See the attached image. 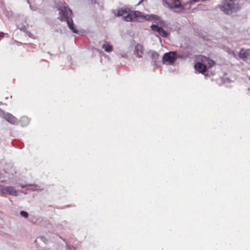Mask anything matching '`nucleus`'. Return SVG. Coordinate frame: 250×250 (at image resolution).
Segmentation results:
<instances>
[{"label":"nucleus","instance_id":"f257e3e1","mask_svg":"<svg viewBox=\"0 0 250 250\" xmlns=\"http://www.w3.org/2000/svg\"><path fill=\"white\" fill-rule=\"evenodd\" d=\"M117 16H122L124 20L126 21H141L143 20H146L149 21H154L156 23H158L160 21V18L154 15H144L138 11H130L129 9H121L118 10L117 13H114Z\"/></svg>","mask_w":250,"mask_h":250},{"label":"nucleus","instance_id":"f03ea898","mask_svg":"<svg viewBox=\"0 0 250 250\" xmlns=\"http://www.w3.org/2000/svg\"><path fill=\"white\" fill-rule=\"evenodd\" d=\"M59 10L60 11V20L62 21H67L69 29L73 32L77 34L78 33V31L74 28L72 20V11L66 5L60 7Z\"/></svg>","mask_w":250,"mask_h":250},{"label":"nucleus","instance_id":"7ed1b4c3","mask_svg":"<svg viewBox=\"0 0 250 250\" xmlns=\"http://www.w3.org/2000/svg\"><path fill=\"white\" fill-rule=\"evenodd\" d=\"M199 60L200 61L195 64L194 68L196 71L201 73L205 72L207 67H212L215 64L213 60L204 56L199 57Z\"/></svg>","mask_w":250,"mask_h":250},{"label":"nucleus","instance_id":"20e7f679","mask_svg":"<svg viewBox=\"0 0 250 250\" xmlns=\"http://www.w3.org/2000/svg\"><path fill=\"white\" fill-rule=\"evenodd\" d=\"M235 0H227L223 4L220 6V9L227 14L230 15L233 12L238 10V6L235 3Z\"/></svg>","mask_w":250,"mask_h":250},{"label":"nucleus","instance_id":"39448f33","mask_svg":"<svg viewBox=\"0 0 250 250\" xmlns=\"http://www.w3.org/2000/svg\"><path fill=\"white\" fill-rule=\"evenodd\" d=\"M177 57L176 51L166 53L162 58V62L164 64L171 65L174 63Z\"/></svg>","mask_w":250,"mask_h":250},{"label":"nucleus","instance_id":"423d86ee","mask_svg":"<svg viewBox=\"0 0 250 250\" xmlns=\"http://www.w3.org/2000/svg\"><path fill=\"white\" fill-rule=\"evenodd\" d=\"M0 116L12 125H15L18 122V119L16 117L10 113L5 112L3 110L0 111Z\"/></svg>","mask_w":250,"mask_h":250},{"label":"nucleus","instance_id":"0eeeda50","mask_svg":"<svg viewBox=\"0 0 250 250\" xmlns=\"http://www.w3.org/2000/svg\"><path fill=\"white\" fill-rule=\"evenodd\" d=\"M0 191L2 193H7L15 196L18 195L17 190L12 186H0Z\"/></svg>","mask_w":250,"mask_h":250},{"label":"nucleus","instance_id":"6e6552de","mask_svg":"<svg viewBox=\"0 0 250 250\" xmlns=\"http://www.w3.org/2000/svg\"><path fill=\"white\" fill-rule=\"evenodd\" d=\"M168 0H167V1H166V3L167 6L171 9L178 8L181 6V0H172V2H170Z\"/></svg>","mask_w":250,"mask_h":250},{"label":"nucleus","instance_id":"1a4fd4ad","mask_svg":"<svg viewBox=\"0 0 250 250\" xmlns=\"http://www.w3.org/2000/svg\"><path fill=\"white\" fill-rule=\"evenodd\" d=\"M249 56L250 53L248 51L245 50L244 48L241 49L239 53V58L243 60H246L249 57Z\"/></svg>","mask_w":250,"mask_h":250},{"label":"nucleus","instance_id":"9d476101","mask_svg":"<svg viewBox=\"0 0 250 250\" xmlns=\"http://www.w3.org/2000/svg\"><path fill=\"white\" fill-rule=\"evenodd\" d=\"M135 50L138 57H142L144 51L143 45L137 44L135 46Z\"/></svg>","mask_w":250,"mask_h":250},{"label":"nucleus","instance_id":"9b49d317","mask_svg":"<svg viewBox=\"0 0 250 250\" xmlns=\"http://www.w3.org/2000/svg\"><path fill=\"white\" fill-rule=\"evenodd\" d=\"M150 53H151L150 57H151V59L154 61V62L155 63V65H157L159 62H157V60L159 58V54L155 51H151Z\"/></svg>","mask_w":250,"mask_h":250},{"label":"nucleus","instance_id":"f8f14e48","mask_svg":"<svg viewBox=\"0 0 250 250\" xmlns=\"http://www.w3.org/2000/svg\"><path fill=\"white\" fill-rule=\"evenodd\" d=\"M102 47L107 52H110L113 50L112 46L110 45L107 42H105Z\"/></svg>","mask_w":250,"mask_h":250},{"label":"nucleus","instance_id":"ddd939ff","mask_svg":"<svg viewBox=\"0 0 250 250\" xmlns=\"http://www.w3.org/2000/svg\"><path fill=\"white\" fill-rule=\"evenodd\" d=\"M159 34L164 37H167L168 35L167 33L165 31L163 28L161 27L160 29H159V30L158 32Z\"/></svg>","mask_w":250,"mask_h":250},{"label":"nucleus","instance_id":"4468645a","mask_svg":"<svg viewBox=\"0 0 250 250\" xmlns=\"http://www.w3.org/2000/svg\"><path fill=\"white\" fill-rule=\"evenodd\" d=\"M29 187V188L28 189L32 191H35L38 188V186L36 184H30Z\"/></svg>","mask_w":250,"mask_h":250},{"label":"nucleus","instance_id":"2eb2a0df","mask_svg":"<svg viewBox=\"0 0 250 250\" xmlns=\"http://www.w3.org/2000/svg\"><path fill=\"white\" fill-rule=\"evenodd\" d=\"M160 28H161L160 27H159L157 25L152 24L151 25V28L152 29V30H153L154 31L158 32V31L159 30V29H160Z\"/></svg>","mask_w":250,"mask_h":250},{"label":"nucleus","instance_id":"dca6fc26","mask_svg":"<svg viewBox=\"0 0 250 250\" xmlns=\"http://www.w3.org/2000/svg\"><path fill=\"white\" fill-rule=\"evenodd\" d=\"M20 214L21 216L25 218H27L28 217V212L25 211H21L20 212Z\"/></svg>","mask_w":250,"mask_h":250},{"label":"nucleus","instance_id":"f3484780","mask_svg":"<svg viewBox=\"0 0 250 250\" xmlns=\"http://www.w3.org/2000/svg\"><path fill=\"white\" fill-rule=\"evenodd\" d=\"M26 122L27 124L29 122V119L26 117H23L21 118V122Z\"/></svg>","mask_w":250,"mask_h":250},{"label":"nucleus","instance_id":"a211bd4d","mask_svg":"<svg viewBox=\"0 0 250 250\" xmlns=\"http://www.w3.org/2000/svg\"><path fill=\"white\" fill-rule=\"evenodd\" d=\"M122 57L126 58L128 57V55L126 53H120Z\"/></svg>","mask_w":250,"mask_h":250},{"label":"nucleus","instance_id":"6ab92c4d","mask_svg":"<svg viewBox=\"0 0 250 250\" xmlns=\"http://www.w3.org/2000/svg\"><path fill=\"white\" fill-rule=\"evenodd\" d=\"M20 186H21V188H24L29 187V185H24V184H21Z\"/></svg>","mask_w":250,"mask_h":250},{"label":"nucleus","instance_id":"aec40b11","mask_svg":"<svg viewBox=\"0 0 250 250\" xmlns=\"http://www.w3.org/2000/svg\"><path fill=\"white\" fill-rule=\"evenodd\" d=\"M1 34H2V35H0V40L3 38V35L4 34V33H0Z\"/></svg>","mask_w":250,"mask_h":250},{"label":"nucleus","instance_id":"412c9836","mask_svg":"<svg viewBox=\"0 0 250 250\" xmlns=\"http://www.w3.org/2000/svg\"><path fill=\"white\" fill-rule=\"evenodd\" d=\"M40 239H41V240H42V241H43V242L45 240V238H44V237H40Z\"/></svg>","mask_w":250,"mask_h":250},{"label":"nucleus","instance_id":"4be33fe9","mask_svg":"<svg viewBox=\"0 0 250 250\" xmlns=\"http://www.w3.org/2000/svg\"><path fill=\"white\" fill-rule=\"evenodd\" d=\"M91 1V3H95L96 0H90Z\"/></svg>","mask_w":250,"mask_h":250},{"label":"nucleus","instance_id":"5701e85b","mask_svg":"<svg viewBox=\"0 0 250 250\" xmlns=\"http://www.w3.org/2000/svg\"><path fill=\"white\" fill-rule=\"evenodd\" d=\"M143 0H141L139 3H138V4H140L142 1H143Z\"/></svg>","mask_w":250,"mask_h":250},{"label":"nucleus","instance_id":"b1692460","mask_svg":"<svg viewBox=\"0 0 250 250\" xmlns=\"http://www.w3.org/2000/svg\"><path fill=\"white\" fill-rule=\"evenodd\" d=\"M179 58H182V56H178Z\"/></svg>","mask_w":250,"mask_h":250}]
</instances>
